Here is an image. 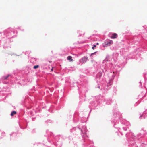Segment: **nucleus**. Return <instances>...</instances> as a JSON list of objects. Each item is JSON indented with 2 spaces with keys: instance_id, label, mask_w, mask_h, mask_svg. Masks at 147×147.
<instances>
[{
  "instance_id": "nucleus-7",
  "label": "nucleus",
  "mask_w": 147,
  "mask_h": 147,
  "mask_svg": "<svg viewBox=\"0 0 147 147\" xmlns=\"http://www.w3.org/2000/svg\"><path fill=\"white\" fill-rule=\"evenodd\" d=\"M39 67V65H36L35 66H34V69H36Z\"/></svg>"
},
{
  "instance_id": "nucleus-3",
  "label": "nucleus",
  "mask_w": 147,
  "mask_h": 147,
  "mask_svg": "<svg viewBox=\"0 0 147 147\" xmlns=\"http://www.w3.org/2000/svg\"><path fill=\"white\" fill-rule=\"evenodd\" d=\"M117 34L116 33H114L113 34L111 38L112 39L115 38L117 37Z\"/></svg>"
},
{
  "instance_id": "nucleus-10",
  "label": "nucleus",
  "mask_w": 147,
  "mask_h": 147,
  "mask_svg": "<svg viewBox=\"0 0 147 147\" xmlns=\"http://www.w3.org/2000/svg\"><path fill=\"white\" fill-rule=\"evenodd\" d=\"M49 63H51V61H49Z\"/></svg>"
},
{
  "instance_id": "nucleus-8",
  "label": "nucleus",
  "mask_w": 147,
  "mask_h": 147,
  "mask_svg": "<svg viewBox=\"0 0 147 147\" xmlns=\"http://www.w3.org/2000/svg\"><path fill=\"white\" fill-rule=\"evenodd\" d=\"M96 47V45H94L93 47H92V49H93L94 50V48Z\"/></svg>"
},
{
  "instance_id": "nucleus-1",
  "label": "nucleus",
  "mask_w": 147,
  "mask_h": 147,
  "mask_svg": "<svg viewBox=\"0 0 147 147\" xmlns=\"http://www.w3.org/2000/svg\"><path fill=\"white\" fill-rule=\"evenodd\" d=\"M113 43V42L112 40H109L108 41H106L105 42V46L104 47L109 46L111 44H112Z\"/></svg>"
},
{
  "instance_id": "nucleus-2",
  "label": "nucleus",
  "mask_w": 147,
  "mask_h": 147,
  "mask_svg": "<svg viewBox=\"0 0 147 147\" xmlns=\"http://www.w3.org/2000/svg\"><path fill=\"white\" fill-rule=\"evenodd\" d=\"M88 60V58L86 57H84L80 60V61L82 63L86 62Z\"/></svg>"
},
{
  "instance_id": "nucleus-4",
  "label": "nucleus",
  "mask_w": 147,
  "mask_h": 147,
  "mask_svg": "<svg viewBox=\"0 0 147 147\" xmlns=\"http://www.w3.org/2000/svg\"><path fill=\"white\" fill-rule=\"evenodd\" d=\"M68 60H69L70 61H73L74 60L72 59V57L71 56H68L67 58Z\"/></svg>"
},
{
  "instance_id": "nucleus-11",
  "label": "nucleus",
  "mask_w": 147,
  "mask_h": 147,
  "mask_svg": "<svg viewBox=\"0 0 147 147\" xmlns=\"http://www.w3.org/2000/svg\"><path fill=\"white\" fill-rule=\"evenodd\" d=\"M96 45H98V43H96Z\"/></svg>"
},
{
  "instance_id": "nucleus-5",
  "label": "nucleus",
  "mask_w": 147,
  "mask_h": 147,
  "mask_svg": "<svg viewBox=\"0 0 147 147\" xmlns=\"http://www.w3.org/2000/svg\"><path fill=\"white\" fill-rule=\"evenodd\" d=\"M16 111H13L11 112V116H13L14 115L16 114Z\"/></svg>"
},
{
  "instance_id": "nucleus-6",
  "label": "nucleus",
  "mask_w": 147,
  "mask_h": 147,
  "mask_svg": "<svg viewBox=\"0 0 147 147\" xmlns=\"http://www.w3.org/2000/svg\"><path fill=\"white\" fill-rule=\"evenodd\" d=\"M10 76L9 75H8L7 76H5L4 77V79L5 80L7 79V78Z\"/></svg>"
},
{
  "instance_id": "nucleus-9",
  "label": "nucleus",
  "mask_w": 147,
  "mask_h": 147,
  "mask_svg": "<svg viewBox=\"0 0 147 147\" xmlns=\"http://www.w3.org/2000/svg\"><path fill=\"white\" fill-rule=\"evenodd\" d=\"M53 71V68H52L51 69V71Z\"/></svg>"
}]
</instances>
